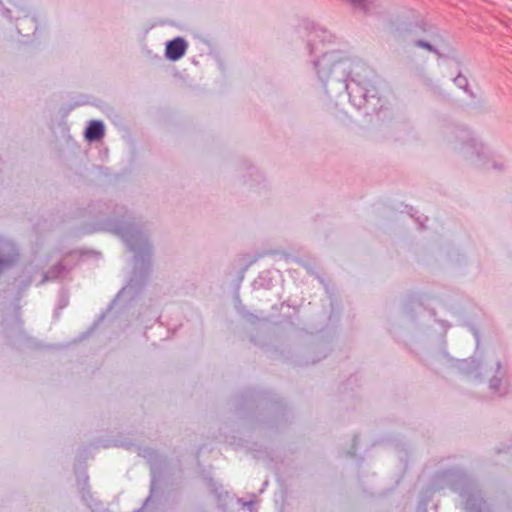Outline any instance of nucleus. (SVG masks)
I'll use <instances>...</instances> for the list:
<instances>
[{"label": "nucleus", "instance_id": "1", "mask_svg": "<svg viewBox=\"0 0 512 512\" xmlns=\"http://www.w3.org/2000/svg\"><path fill=\"white\" fill-rule=\"evenodd\" d=\"M340 59L333 52H326L322 55V57L314 62V66L317 69V73L320 79H327L331 72L333 66H335Z\"/></svg>", "mask_w": 512, "mask_h": 512}, {"label": "nucleus", "instance_id": "2", "mask_svg": "<svg viewBox=\"0 0 512 512\" xmlns=\"http://www.w3.org/2000/svg\"><path fill=\"white\" fill-rule=\"evenodd\" d=\"M346 90L351 98H363L367 99L369 93H375L376 88L370 81H364L360 83L354 79H351L346 84Z\"/></svg>", "mask_w": 512, "mask_h": 512}, {"label": "nucleus", "instance_id": "3", "mask_svg": "<svg viewBox=\"0 0 512 512\" xmlns=\"http://www.w3.org/2000/svg\"><path fill=\"white\" fill-rule=\"evenodd\" d=\"M187 44L183 38L177 37L166 45V56L170 60L180 59L186 52Z\"/></svg>", "mask_w": 512, "mask_h": 512}, {"label": "nucleus", "instance_id": "4", "mask_svg": "<svg viewBox=\"0 0 512 512\" xmlns=\"http://www.w3.org/2000/svg\"><path fill=\"white\" fill-rule=\"evenodd\" d=\"M104 135V125L100 121H91L85 131V137L89 141L99 140Z\"/></svg>", "mask_w": 512, "mask_h": 512}, {"label": "nucleus", "instance_id": "5", "mask_svg": "<svg viewBox=\"0 0 512 512\" xmlns=\"http://www.w3.org/2000/svg\"><path fill=\"white\" fill-rule=\"evenodd\" d=\"M63 269L64 267L61 263L54 265L47 273L43 275L41 283H45L49 279L58 277L62 273Z\"/></svg>", "mask_w": 512, "mask_h": 512}, {"label": "nucleus", "instance_id": "6", "mask_svg": "<svg viewBox=\"0 0 512 512\" xmlns=\"http://www.w3.org/2000/svg\"><path fill=\"white\" fill-rule=\"evenodd\" d=\"M415 45H416L417 47L424 48V49L428 50L429 52H432V53H434V54H436V55H439V56H440L439 51H438L436 48H434V47H433L429 42H427V41H424V40H417V41H415Z\"/></svg>", "mask_w": 512, "mask_h": 512}, {"label": "nucleus", "instance_id": "7", "mask_svg": "<svg viewBox=\"0 0 512 512\" xmlns=\"http://www.w3.org/2000/svg\"><path fill=\"white\" fill-rule=\"evenodd\" d=\"M15 261V257L3 259L0 258V274L3 272L4 268L9 267Z\"/></svg>", "mask_w": 512, "mask_h": 512}, {"label": "nucleus", "instance_id": "8", "mask_svg": "<svg viewBox=\"0 0 512 512\" xmlns=\"http://www.w3.org/2000/svg\"><path fill=\"white\" fill-rule=\"evenodd\" d=\"M454 83L461 88H464L468 85L467 79L462 75H458L457 77H455Z\"/></svg>", "mask_w": 512, "mask_h": 512}, {"label": "nucleus", "instance_id": "9", "mask_svg": "<svg viewBox=\"0 0 512 512\" xmlns=\"http://www.w3.org/2000/svg\"><path fill=\"white\" fill-rule=\"evenodd\" d=\"M500 382H501V381H500V379H498V378H493V379H491V381H490V387H491V389H493L494 391H498V387H499V385H500Z\"/></svg>", "mask_w": 512, "mask_h": 512}, {"label": "nucleus", "instance_id": "10", "mask_svg": "<svg viewBox=\"0 0 512 512\" xmlns=\"http://www.w3.org/2000/svg\"><path fill=\"white\" fill-rule=\"evenodd\" d=\"M503 167H504V165H503V164H500V165L495 164V165H494V168H495V169H503Z\"/></svg>", "mask_w": 512, "mask_h": 512}, {"label": "nucleus", "instance_id": "11", "mask_svg": "<svg viewBox=\"0 0 512 512\" xmlns=\"http://www.w3.org/2000/svg\"><path fill=\"white\" fill-rule=\"evenodd\" d=\"M251 504V502L246 503L247 507H250Z\"/></svg>", "mask_w": 512, "mask_h": 512}, {"label": "nucleus", "instance_id": "12", "mask_svg": "<svg viewBox=\"0 0 512 512\" xmlns=\"http://www.w3.org/2000/svg\"><path fill=\"white\" fill-rule=\"evenodd\" d=\"M251 504V502L246 503L247 507H250Z\"/></svg>", "mask_w": 512, "mask_h": 512}]
</instances>
